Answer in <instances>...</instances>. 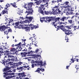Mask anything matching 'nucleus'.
<instances>
[{"mask_svg": "<svg viewBox=\"0 0 79 79\" xmlns=\"http://www.w3.org/2000/svg\"><path fill=\"white\" fill-rule=\"evenodd\" d=\"M34 4L33 2H29L27 4H24L23 7L24 8L26 9L25 14L27 13L26 16H28L29 15H32V13L34 12V10H32V8L31 7L32 6V5Z\"/></svg>", "mask_w": 79, "mask_h": 79, "instance_id": "1", "label": "nucleus"}, {"mask_svg": "<svg viewBox=\"0 0 79 79\" xmlns=\"http://www.w3.org/2000/svg\"><path fill=\"white\" fill-rule=\"evenodd\" d=\"M60 28L61 29V30L63 31V32H64L67 35H70V36H72L73 35V33H72L71 31L69 30H66L65 29V27L64 26L60 27Z\"/></svg>", "mask_w": 79, "mask_h": 79, "instance_id": "2", "label": "nucleus"}, {"mask_svg": "<svg viewBox=\"0 0 79 79\" xmlns=\"http://www.w3.org/2000/svg\"><path fill=\"white\" fill-rule=\"evenodd\" d=\"M47 19V21L48 22V23H50V22L52 21H55L53 22L52 24V25H54L56 21H59V20L60 19V17H58L55 18L54 17L51 16L48 17V19Z\"/></svg>", "mask_w": 79, "mask_h": 79, "instance_id": "3", "label": "nucleus"}, {"mask_svg": "<svg viewBox=\"0 0 79 79\" xmlns=\"http://www.w3.org/2000/svg\"><path fill=\"white\" fill-rule=\"evenodd\" d=\"M21 64H23V62H18L16 65L12 64V62H9L8 63H6V65H8V66L10 65L11 66V67L13 68H16L17 66H19L20 65H21Z\"/></svg>", "mask_w": 79, "mask_h": 79, "instance_id": "4", "label": "nucleus"}, {"mask_svg": "<svg viewBox=\"0 0 79 79\" xmlns=\"http://www.w3.org/2000/svg\"><path fill=\"white\" fill-rule=\"evenodd\" d=\"M45 9V7L43 4H41L40 6L39 7V9L38 10V11L40 13H41L42 15L44 14V10Z\"/></svg>", "mask_w": 79, "mask_h": 79, "instance_id": "5", "label": "nucleus"}, {"mask_svg": "<svg viewBox=\"0 0 79 79\" xmlns=\"http://www.w3.org/2000/svg\"><path fill=\"white\" fill-rule=\"evenodd\" d=\"M25 44H22L21 42H20L18 44H15V46L18 47L19 49H18V51H21L22 49H23V47H25Z\"/></svg>", "mask_w": 79, "mask_h": 79, "instance_id": "6", "label": "nucleus"}, {"mask_svg": "<svg viewBox=\"0 0 79 79\" xmlns=\"http://www.w3.org/2000/svg\"><path fill=\"white\" fill-rule=\"evenodd\" d=\"M33 52L32 51L28 52H21V56L23 57H26V55L28 54V55H31L32 53H33Z\"/></svg>", "mask_w": 79, "mask_h": 79, "instance_id": "7", "label": "nucleus"}, {"mask_svg": "<svg viewBox=\"0 0 79 79\" xmlns=\"http://www.w3.org/2000/svg\"><path fill=\"white\" fill-rule=\"evenodd\" d=\"M53 15H56L57 14L58 15V14H62V12H61V10H60L59 9L56 10H54V9H53Z\"/></svg>", "mask_w": 79, "mask_h": 79, "instance_id": "8", "label": "nucleus"}, {"mask_svg": "<svg viewBox=\"0 0 79 79\" xmlns=\"http://www.w3.org/2000/svg\"><path fill=\"white\" fill-rule=\"evenodd\" d=\"M39 49H37L36 50L35 52L38 55H33V56L34 58H38V57H39V56H40V55H41V52H40V53L39 52Z\"/></svg>", "mask_w": 79, "mask_h": 79, "instance_id": "9", "label": "nucleus"}, {"mask_svg": "<svg viewBox=\"0 0 79 79\" xmlns=\"http://www.w3.org/2000/svg\"><path fill=\"white\" fill-rule=\"evenodd\" d=\"M14 76H15V77H18V78H19V77H25V74H24V73H15Z\"/></svg>", "mask_w": 79, "mask_h": 79, "instance_id": "10", "label": "nucleus"}, {"mask_svg": "<svg viewBox=\"0 0 79 79\" xmlns=\"http://www.w3.org/2000/svg\"><path fill=\"white\" fill-rule=\"evenodd\" d=\"M3 74H4L3 75V77H5L6 79H9L11 78V77H6L7 76H11V75H12V74H11V73H7L5 72Z\"/></svg>", "mask_w": 79, "mask_h": 79, "instance_id": "11", "label": "nucleus"}, {"mask_svg": "<svg viewBox=\"0 0 79 79\" xmlns=\"http://www.w3.org/2000/svg\"><path fill=\"white\" fill-rule=\"evenodd\" d=\"M10 68L11 67H9L7 65L5 67V68L3 69V72H6L5 73H11V72H12V71L10 70Z\"/></svg>", "mask_w": 79, "mask_h": 79, "instance_id": "12", "label": "nucleus"}, {"mask_svg": "<svg viewBox=\"0 0 79 79\" xmlns=\"http://www.w3.org/2000/svg\"><path fill=\"white\" fill-rule=\"evenodd\" d=\"M7 56H5V57H4V60H3V64L4 65H5V64L6 63H7V62H9V61H11V59L10 58H8L7 59H6L7 58Z\"/></svg>", "mask_w": 79, "mask_h": 79, "instance_id": "13", "label": "nucleus"}, {"mask_svg": "<svg viewBox=\"0 0 79 79\" xmlns=\"http://www.w3.org/2000/svg\"><path fill=\"white\" fill-rule=\"evenodd\" d=\"M29 66V65H27V66H25L23 67H20L17 68V70H19V72H21V71H23V70H24V68H27Z\"/></svg>", "mask_w": 79, "mask_h": 79, "instance_id": "14", "label": "nucleus"}, {"mask_svg": "<svg viewBox=\"0 0 79 79\" xmlns=\"http://www.w3.org/2000/svg\"><path fill=\"white\" fill-rule=\"evenodd\" d=\"M19 22H17L15 23H13L12 24L13 26H14V27L15 28H19V29L21 28V27H19Z\"/></svg>", "mask_w": 79, "mask_h": 79, "instance_id": "15", "label": "nucleus"}, {"mask_svg": "<svg viewBox=\"0 0 79 79\" xmlns=\"http://www.w3.org/2000/svg\"><path fill=\"white\" fill-rule=\"evenodd\" d=\"M10 28V27H6L5 25H3L2 26H0V31H5V29H8V28Z\"/></svg>", "mask_w": 79, "mask_h": 79, "instance_id": "16", "label": "nucleus"}, {"mask_svg": "<svg viewBox=\"0 0 79 79\" xmlns=\"http://www.w3.org/2000/svg\"><path fill=\"white\" fill-rule=\"evenodd\" d=\"M63 24L62 22H59L58 23H57L56 24H54V26H57L58 27H59L60 29H61L60 28V27H62V26H63V25H61Z\"/></svg>", "mask_w": 79, "mask_h": 79, "instance_id": "17", "label": "nucleus"}, {"mask_svg": "<svg viewBox=\"0 0 79 79\" xmlns=\"http://www.w3.org/2000/svg\"><path fill=\"white\" fill-rule=\"evenodd\" d=\"M16 48H11L10 49V52L11 53H13L14 54H15V53H16V50H17L18 48V47H16Z\"/></svg>", "mask_w": 79, "mask_h": 79, "instance_id": "18", "label": "nucleus"}, {"mask_svg": "<svg viewBox=\"0 0 79 79\" xmlns=\"http://www.w3.org/2000/svg\"><path fill=\"white\" fill-rule=\"evenodd\" d=\"M26 19H28L29 20H26V23H29V22H31L32 20L33 19V17H26Z\"/></svg>", "mask_w": 79, "mask_h": 79, "instance_id": "19", "label": "nucleus"}, {"mask_svg": "<svg viewBox=\"0 0 79 79\" xmlns=\"http://www.w3.org/2000/svg\"><path fill=\"white\" fill-rule=\"evenodd\" d=\"M43 62H42V61L40 60V62L38 63V66H40V67H42V66H45V65H47V64H46V63L44 62V64H43Z\"/></svg>", "mask_w": 79, "mask_h": 79, "instance_id": "20", "label": "nucleus"}, {"mask_svg": "<svg viewBox=\"0 0 79 79\" xmlns=\"http://www.w3.org/2000/svg\"><path fill=\"white\" fill-rule=\"evenodd\" d=\"M35 3H36V5H39L41 3H42V0H35Z\"/></svg>", "mask_w": 79, "mask_h": 79, "instance_id": "21", "label": "nucleus"}, {"mask_svg": "<svg viewBox=\"0 0 79 79\" xmlns=\"http://www.w3.org/2000/svg\"><path fill=\"white\" fill-rule=\"evenodd\" d=\"M69 16L67 17H62L61 19H60V21H64V20H66L67 19H68L70 18Z\"/></svg>", "mask_w": 79, "mask_h": 79, "instance_id": "22", "label": "nucleus"}, {"mask_svg": "<svg viewBox=\"0 0 79 79\" xmlns=\"http://www.w3.org/2000/svg\"><path fill=\"white\" fill-rule=\"evenodd\" d=\"M72 11V7L70 6H68L67 9V13H71Z\"/></svg>", "mask_w": 79, "mask_h": 79, "instance_id": "23", "label": "nucleus"}, {"mask_svg": "<svg viewBox=\"0 0 79 79\" xmlns=\"http://www.w3.org/2000/svg\"><path fill=\"white\" fill-rule=\"evenodd\" d=\"M44 13H45V15H53V10L52 11V12H51V11H46V10H45L44 11Z\"/></svg>", "mask_w": 79, "mask_h": 79, "instance_id": "24", "label": "nucleus"}, {"mask_svg": "<svg viewBox=\"0 0 79 79\" xmlns=\"http://www.w3.org/2000/svg\"><path fill=\"white\" fill-rule=\"evenodd\" d=\"M35 37V36H33L32 37L29 38V40H31L32 42L34 43V42H35V41H36V38H34Z\"/></svg>", "mask_w": 79, "mask_h": 79, "instance_id": "25", "label": "nucleus"}, {"mask_svg": "<svg viewBox=\"0 0 79 79\" xmlns=\"http://www.w3.org/2000/svg\"><path fill=\"white\" fill-rule=\"evenodd\" d=\"M62 0H53L52 1V3H55L57 2V3H59V2H61Z\"/></svg>", "mask_w": 79, "mask_h": 79, "instance_id": "26", "label": "nucleus"}, {"mask_svg": "<svg viewBox=\"0 0 79 79\" xmlns=\"http://www.w3.org/2000/svg\"><path fill=\"white\" fill-rule=\"evenodd\" d=\"M65 24H73V20L72 19L68 20L67 22H65Z\"/></svg>", "mask_w": 79, "mask_h": 79, "instance_id": "27", "label": "nucleus"}, {"mask_svg": "<svg viewBox=\"0 0 79 79\" xmlns=\"http://www.w3.org/2000/svg\"><path fill=\"white\" fill-rule=\"evenodd\" d=\"M35 73H38L40 74H42V72H40V68H38L35 71Z\"/></svg>", "mask_w": 79, "mask_h": 79, "instance_id": "28", "label": "nucleus"}, {"mask_svg": "<svg viewBox=\"0 0 79 79\" xmlns=\"http://www.w3.org/2000/svg\"><path fill=\"white\" fill-rule=\"evenodd\" d=\"M24 29H25L26 31H27V32H29L30 31V28L29 27H23Z\"/></svg>", "mask_w": 79, "mask_h": 79, "instance_id": "29", "label": "nucleus"}, {"mask_svg": "<svg viewBox=\"0 0 79 79\" xmlns=\"http://www.w3.org/2000/svg\"><path fill=\"white\" fill-rule=\"evenodd\" d=\"M5 54L6 55H11V54H12V53L10 52L9 51H6Z\"/></svg>", "mask_w": 79, "mask_h": 79, "instance_id": "30", "label": "nucleus"}, {"mask_svg": "<svg viewBox=\"0 0 79 79\" xmlns=\"http://www.w3.org/2000/svg\"><path fill=\"white\" fill-rule=\"evenodd\" d=\"M8 10H4L2 11V12H1V14H2V15H5V13L6 14H8Z\"/></svg>", "mask_w": 79, "mask_h": 79, "instance_id": "31", "label": "nucleus"}, {"mask_svg": "<svg viewBox=\"0 0 79 79\" xmlns=\"http://www.w3.org/2000/svg\"><path fill=\"white\" fill-rule=\"evenodd\" d=\"M6 21L7 23H8V24H10V23H11V19H6Z\"/></svg>", "mask_w": 79, "mask_h": 79, "instance_id": "32", "label": "nucleus"}, {"mask_svg": "<svg viewBox=\"0 0 79 79\" xmlns=\"http://www.w3.org/2000/svg\"><path fill=\"white\" fill-rule=\"evenodd\" d=\"M10 6V4L7 3L5 7V10H8L7 8H8V7Z\"/></svg>", "mask_w": 79, "mask_h": 79, "instance_id": "33", "label": "nucleus"}, {"mask_svg": "<svg viewBox=\"0 0 79 79\" xmlns=\"http://www.w3.org/2000/svg\"><path fill=\"white\" fill-rule=\"evenodd\" d=\"M10 5H12L14 8H17V6H16V3L15 2H14V3H11Z\"/></svg>", "mask_w": 79, "mask_h": 79, "instance_id": "34", "label": "nucleus"}, {"mask_svg": "<svg viewBox=\"0 0 79 79\" xmlns=\"http://www.w3.org/2000/svg\"><path fill=\"white\" fill-rule=\"evenodd\" d=\"M32 45H34L36 47H37L38 46L39 44H38V43H37V42L36 41L35 43H34L32 42Z\"/></svg>", "mask_w": 79, "mask_h": 79, "instance_id": "35", "label": "nucleus"}, {"mask_svg": "<svg viewBox=\"0 0 79 79\" xmlns=\"http://www.w3.org/2000/svg\"><path fill=\"white\" fill-rule=\"evenodd\" d=\"M78 27V28H76V26H74L72 28V31H74L75 30H76V29H79V28L78 27Z\"/></svg>", "mask_w": 79, "mask_h": 79, "instance_id": "36", "label": "nucleus"}, {"mask_svg": "<svg viewBox=\"0 0 79 79\" xmlns=\"http://www.w3.org/2000/svg\"><path fill=\"white\" fill-rule=\"evenodd\" d=\"M75 68L77 69V71H79V62L78 64L75 65Z\"/></svg>", "mask_w": 79, "mask_h": 79, "instance_id": "37", "label": "nucleus"}, {"mask_svg": "<svg viewBox=\"0 0 79 79\" xmlns=\"http://www.w3.org/2000/svg\"><path fill=\"white\" fill-rule=\"evenodd\" d=\"M0 56H1V54L2 53H3V49L2 48H0Z\"/></svg>", "mask_w": 79, "mask_h": 79, "instance_id": "38", "label": "nucleus"}, {"mask_svg": "<svg viewBox=\"0 0 79 79\" xmlns=\"http://www.w3.org/2000/svg\"><path fill=\"white\" fill-rule=\"evenodd\" d=\"M65 27H66V29H71V28L70 27V25L65 26Z\"/></svg>", "mask_w": 79, "mask_h": 79, "instance_id": "39", "label": "nucleus"}, {"mask_svg": "<svg viewBox=\"0 0 79 79\" xmlns=\"http://www.w3.org/2000/svg\"><path fill=\"white\" fill-rule=\"evenodd\" d=\"M71 61H72V62L71 61H70V62H71V63H70L69 65H70L71 64V63H74V61H75V60H74V59H73V57L72 59H71Z\"/></svg>", "mask_w": 79, "mask_h": 79, "instance_id": "40", "label": "nucleus"}, {"mask_svg": "<svg viewBox=\"0 0 79 79\" xmlns=\"http://www.w3.org/2000/svg\"><path fill=\"white\" fill-rule=\"evenodd\" d=\"M65 5H67L68 6V4H69V2L66 1L65 2H64V4Z\"/></svg>", "mask_w": 79, "mask_h": 79, "instance_id": "41", "label": "nucleus"}, {"mask_svg": "<svg viewBox=\"0 0 79 79\" xmlns=\"http://www.w3.org/2000/svg\"><path fill=\"white\" fill-rule=\"evenodd\" d=\"M29 26H34V28H35V29H36V28H36L37 27V26H36L35 25L34 26V25H32L31 23L29 25Z\"/></svg>", "mask_w": 79, "mask_h": 79, "instance_id": "42", "label": "nucleus"}, {"mask_svg": "<svg viewBox=\"0 0 79 79\" xmlns=\"http://www.w3.org/2000/svg\"><path fill=\"white\" fill-rule=\"evenodd\" d=\"M56 9V10H58V6H56L53 7V9Z\"/></svg>", "mask_w": 79, "mask_h": 79, "instance_id": "43", "label": "nucleus"}, {"mask_svg": "<svg viewBox=\"0 0 79 79\" xmlns=\"http://www.w3.org/2000/svg\"><path fill=\"white\" fill-rule=\"evenodd\" d=\"M15 59L14 58H12L10 59V60L12 61V63H13V62L15 61Z\"/></svg>", "mask_w": 79, "mask_h": 79, "instance_id": "44", "label": "nucleus"}, {"mask_svg": "<svg viewBox=\"0 0 79 79\" xmlns=\"http://www.w3.org/2000/svg\"><path fill=\"white\" fill-rule=\"evenodd\" d=\"M65 40H67L66 42H68V37L66 36H65Z\"/></svg>", "mask_w": 79, "mask_h": 79, "instance_id": "45", "label": "nucleus"}, {"mask_svg": "<svg viewBox=\"0 0 79 79\" xmlns=\"http://www.w3.org/2000/svg\"><path fill=\"white\" fill-rule=\"evenodd\" d=\"M40 71H41L42 72H42H44V71H45V69H43L42 68L41 69H40Z\"/></svg>", "mask_w": 79, "mask_h": 79, "instance_id": "46", "label": "nucleus"}, {"mask_svg": "<svg viewBox=\"0 0 79 79\" xmlns=\"http://www.w3.org/2000/svg\"><path fill=\"white\" fill-rule=\"evenodd\" d=\"M49 17H47L46 18V20H44V22H45V23H47V22H48V21L47 19H48V18Z\"/></svg>", "mask_w": 79, "mask_h": 79, "instance_id": "47", "label": "nucleus"}, {"mask_svg": "<svg viewBox=\"0 0 79 79\" xmlns=\"http://www.w3.org/2000/svg\"><path fill=\"white\" fill-rule=\"evenodd\" d=\"M29 26H30L29 27L30 28L31 27V29H34V26H29Z\"/></svg>", "mask_w": 79, "mask_h": 79, "instance_id": "48", "label": "nucleus"}, {"mask_svg": "<svg viewBox=\"0 0 79 79\" xmlns=\"http://www.w3.org/2000/svg\"><path fill=\"white\" fill-rule=\"evenodd\" d=\"M8 32H12V30H11V29H9L8 30Z\"/></svg>", "mask_w": 79, "mask_h": 79, "instance_id": "49", "label": "nucleus"}, {"mask_svg": "<svg viewBox=\"0 0 79 79\" xmlns=\"http://www.w3.org/2000/svg\"><path fill=\"white\" fill-rule=\"evenodd\" d=\"M74 16L76 19V18H78V19H79V16H78L77 15H75Z\"/></svg>", "mask_w": 79, "mask_h": 79, "instance_id": "50", "label": "nucleus"}, {"mask_svg": "<svg viewBox=\"0 0 79 79\" xmlns=\"http://www.w3.org/2000/svg\"><path fill=\"white\" fill-rule=\"evenodd\" d=\"M8 55V58H10V59L11 58V55Z\"/></svg>", "mask_w": 79, "mask_h": 79, "instance_id": "51", "label": "nucleus"}, {"mask_svg": "<svg viewBox=\"0 0 79 79\" xmlns=\"http://www.w3.org/2000/svg\"><path fill=\"white\" fill-rule=\"evenodd\" d=\"M4 33H5V34H6V35H8V31H4Z\"/></svg>", "mask_w": 79, "mask_h": 79, "instance_id": "52", "label": "nucleus"}, {"mask_svg": "<svg viewBox=\"0 0 79 79\" xmlns=\"http://www.w3.org/2000/svg\"><path fill=\"white\" fill-rule=\"evenodd\" d=\"M11 47H14V48H16V47H17V46H15V44H13L12 45H11Z\"/></svg>", "mask_w": 79, "mask_h": 79, "instance_id": "53", "label": "nucleus"}, {"mask_svg": "<svg viewBox=\"0 0 79 79\" xmlns=\"http://www.w3.org/2000/svg\"><path fill=\"white\" fill-rule=\"evenodd\" d=\"M3 49L5 50H6V49H7V48L6 47V46H4L3 47Z\"/></svg>", "mask_w": 79, "mask_h": 79, "instance_id": "54", "label": "nucleus"}, {"mask_svg": "<svg viewBox=\"0 0 79 79\" xmlns=\"http://www.w3.org/2000/svg\"><path fill=\"white\" fill-rule=\"evenodd\" d=\"M70 27L71 28H73V27H74V26L73 25V24H71L70 25Z\"/></svg>", "mask_w": 79, "mask_h": 79, "instance_id": "55", "label": "nucleus"}, {"mask_svg": "<svg viewBox=\"0 0 79 79\" xmlns=\"http://www.w3.org/2000/svg\"><path fill=\"white\" fill-rule=\"evenodd\" d=\"M31 49H32V48H30V47H29L28 48V52H31V50L30 51V50H31Z\"/></svg>", "mask_w": 79, "mask_h": 79, "instance_id": "56", "label": "nucleus"}, {"mask_svg": "<svg viewBox=\"0 0 79 79\" xmlns=\"http://www.w3.org/2000/svg\"><path fill=\"white\" fill-rule=\"evenodd\" d=\"M27 49H24L23 50V52H27Z\"/></svg>", "mask_w": 79, "mask_h": 79, "instance_id": "57", "label": "nucleus"}, {"mask_svg": "<svg viewBox=\"0 0 79 79\" xmlns=\"http://www.w3.org/2000/svg\"><path fill=\"white\" fill-rule=\"evenodd\" d=\"M22 40L23 42H24V43H25V41H26V39H25V40L22 39Z\"/></svg>", "mask_w": 79, "mask_h": 79, "instance_id": "58", "label": "nucleus"}, {"mask_svg": "<svg viewBox=\"0 0 79 79\" xmlns=\"http://www.w3.org/2000/svg\"><path fill=\"white\" fill-rule=\"evenodd\" d=\"M44 20H41V19H40V21L41 23H43V22H44Z\"/></svg>", "mask_w": 79, "mask_h": 79, "instance_id": "59", "label": "nucleus"}, {"mask_svg": "<svg viewBox=\"0 0 79 79\" xmlns=\"http://www.w3.org/2000/svg\"><path fill=\"white\" fill-rule=\"evenodd\" d=\"M75 15H79V13H75Z\"/></svg>", "mask_w": 79, "mask_h": 79, "instance_id": "60", "label": "nucleus"}, {"mask_svg": "<svg viewBox=\"0 0 79 79\" xmlns=\"http://www.w3.org/2000/svg\"><path fill=\"white\" fill-rule=\"evenodd\" d=\"M32 68H34V64H32Z\"/></svg>", "mask_w": 79, "mask_h": 79, "instance_id": "61", "label": "nucleus"}, {"mask_svg": "<svg viewBox=\"0 0 79 79\" xmlns=\"http://www.w3.org/2000/svg\"><path fill=\"white\" fill-rule=\"evenodd\" d=\"M42 19H45V17H43L42 18H41Z\"/></svg>", "mask_w": 79, "mask_h": 79, "instance_id": "62", "label": "nucleus"}, {"mask_svg": "<svg viewBox=\"0 0 79 79\" xmlns=\"http://www.w3.org/2000/svg\"><path fill=\"white\" fill-rule=\"evenodd\" d=\"M13 72H14V73H15V72H16V69H14L13 70Z\"/></svg>", "mask_w": 79, "mask_h": 79, "instance_id": "63", "label": "nucleus"}, {"mask_svg": "<svg viewBox=\"0 0 79 79\" xmlns=\"http://www.w3.org/2000/svg\"><path fill=\"white\" fill-rule=\"evenodd\" d=\"M31 43H30V44H28V46H29L30 47V46H31Z\"/></svg>", "mask_w": 79, "mask_h": 79, "instance_id": "64", "label": "nucleus"}]
</instances>
